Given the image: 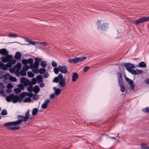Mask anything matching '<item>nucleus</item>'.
Returning a JSON list of instances; mask_svg holds the SVG:
<instances>
[{
	"label": "nucleus",
	"mask_w": 149,
	"mask_h": 149,
	"mask_svg": "<svg viewBox=\"0 0 149 149\" xmlns=\"http://www.w3.org/2000/svg\"><path fill=\"white\" fill-rule=\"evenodd\" d=\"M13 94H10L9 95L6 97V100L8 102L12 101Z\"/></svg>",
	"instance_id": "22"
},
{
	"label": "nucleus",
	"mask_w": 149,
	"mask_h": 149,
	"mask_svg": "<svg viewBox=\"0 0 149 149\" xmlns=\"http://www.w3.org/2000/svg\"><path fill=\"white\" fill-rule=\"evenodd\" d=\"M27 96L29 97L30 98L31 97H32L33 96V94L31 92V93H28V94Z\"/></svg>",
	"instance_id": "62"
},
{
	"label": "nucleus",
	"mask_w": 149,
	"mask_h": 149,
	"mask_svg": "<svg viewBox=\"0 0 149 149\" xmlns=\"http://www.w3.org/2000/svg\"><path fill=\"white\" fill-rule=\"evenodd\" d=\"M52 65L53 67H55L57 66V64L56 62L54 61H53L52 62Z\"/></svg>",
	"instance_id": "57"
},
{
	"label": "nucleus",
	"mask_w": 149,
	"mask_h": 149,
	"mask_svg": "<svg viewBox=\"0 0 149 149\" xmlns=\"http://www.w3.org/2000/svg\"><path fill=\"white\" fill-rule=\"evenodd\" d=\"M20 70H16L15 73L16 76L17 77H19L20 75V72H19Z\"/></svg>",
	"instance_id": "51"
},
{
	"label": "nucleus",
	"mask_w": 149,
	"mask_h": 149,
	"mask_svg": "<svg viewBox=\"0 0 149 149\" xmlns=\"http://www.w3.org/2000/svg\"><path fill=\"white\" fill-rule=\"evenodd\" d=\"M26 79L24 77H22L21 79L20 82L22 84H23L24 83L25 81H26Z\"/></svg>",
	"instance_id": "55"
},
{
	"label": "nucleus",
	"mask_w": 149,
	"mask_h": 149,
	"mask_svg": "<svg viewBox=\"0 0 149 149\" xmlns=\"http://www.w3.org/2000/svg\"><path fill=\"white\" fill-rule=\"evenodd\" d=\"M20 127V126H18L13 127H8L7 128V130H17L19 129Z\"/></svg>",
	"instance_id": "29"
},
{
	"label": "nucleus",
	"mask_w": 149,
	"mask_h": 149,
	"mask_svg": "<svg viewBox=\"0 0 149 149\" xmlns=\"http://www.w3.org/2000/svg\"><path fill=\"white\" fill-rule=\"evenodd\" d=\"M6 72L3 71H0V80L3 79Z\"/></svg>",
	"instance_id": "38"
},
{
	"label": "nucleus",
	"mask_w": 149,
	"mask_h": 149,
	"mask_svg": "<svg viewBox=\"0 0 149 149\" xmlns=\"http://www.w3.org/2000/svg\"><path fill=\"white\" fill-rule=\"evenodd\" d=\"M22 63L24 65H26V64L27 63V59H22Z\"/></svg>",
	"instance_id": "60"
},
{
	"label": "nucleus",
	"mask_w": 149,
	"mask_h": 149,
	"mask_svg": "<svg viewBox=\"0 0 149 149\" xmlns=\"http://www.w3.org/2000/svg\"><path fill=\"white\" fill-rule=\"evenodd\" d=\"M31 100V98L29 97L25 98L24 100L23 101L24 102H30Z\"/></svg>",
	"instance_id": "39"
},
{
	"label": "nucleus",
	"mask_w": 149,
	"mask_h": 149,
	"mask_svg": "<svg viewBox=\"0 0 149 149\" xmlns=\"http://www.w3.org/2000/svg\"><path fill=\"white\" fill-rule=\"evenodd\" d=\"M118 84L120 87L121 91L123 93L124 92L125 90V88L123 85V82L118 83Z\"/></svg>",
	"instance_id": "23"
},
{
	"label": "nucleus",
	"mask_w": 149,
	"mask_h": 149,
	"mask_svg": "<svg viewBox=\"0 0 149 149\" xmlns=\"http://www.w3.org/2000/svg\"><path fill=\"white\" fill-rule=\"evenodd\" d=\"M28 94V92H22L19 95V96L21 97V98H22V100L23 98L25 97L26 96H27Z\"/></svg>",
	"instance_id": "28"
},
{
	"label": "nucleus",
	"mask_w": 149,
	"mask_h": 149,
	"mask_svg": "<svg viewBox=\"0 0 149 149\" xmlns=\"http://www.w3.org/2000/svg\"><path fill=\"white\" fill-rule=\"evenodd\" d=\"M123 65L129 72L135 67L134 65L131 63H125Z\"/></svg>",
	"instance_id": "6"
},
{
	"label": "nucleus",
	"mask_w": 149,
	"mask_h": 149,
	"mask_svg": "<svg viewBox=\"0 0 149 149\" xmlns=\"http://www.w3.org/2000/svg\"><path fill=\"white\" fill-rule=\"evenodd\" d=\"M38 83H40L43 82L42 76L41 75H38L36 78Z\"/></svg>",
	"instance_id": "19"
},
{
	"label": "nucleus",
	"mask_w": 149,
	"mask_h": 149,
	"mask_svg": "<svg viewBox=\"0 0 149 149\" xmlns=\"http://www.w3.org/2000/svg\"><path fill=\"white\" fill-rule=\"evenodd\" d=\"M0 94L2 95V96L3 97H6V95L5 93L3 90H2L0 91Z\"/></svg>",
	"instance_id": "59"
},
{
	"label": "nucleus",
	"mask_w": 149,
	"mask_h": 149,
	"mask_svg": "<svg viewBox=\"0 0 149 149\" xmlns=\"http://www.w3.org/2000/svg\"><path fill=\"white\" fill-rule=\"evenodd\" d=\"M8 52L6 49L3 48L0 50V54L3 56L1 57L2 61L4 63L8 62V58H12L13 56L11 55H8Z\"/></svg>",
	"instance_id": "1"
},
{
	"label": "nucleus",
	"mask_w": 149,
	"mask_h": 149,
	"mask_svg": "<svg viewBox=\"0 0 149 149\" xmlns=\"http://www.w3.org/2000/svg\"><path fill=\"white\" fill-rule=\"evenodd\" d=\"M63 75L61 73H59L58 76L55 77L52 81L53 83H58L61 78L62 77Z\"/></svg>",
	"instance_id": "13"
},
{
	"label": "nucleus",
	"mask_w": 149,
	"mask_h": 149,
	"mask_svg": "<svg viewBox=\"0 0 149 149\" xmlns=\"http://www.w3.org/2000/svg\"><path fill=\"white\" fill-rule=\"evenodd\" d=\"M27 74L29 77L32 78L34 76V73H32L31 71H29L27 73Z\"/></svg>",
	"instance_id": "37"
},
{
	"label": "nucleus",
	"mask_w": 149,
	"mask_h": 149,
	"mask_svg": "<svg viewBox=\"0 0 149 149\" xmlns=\"http://www.w3.org/2000/svg\"><path fill=\"white\" fill-rule=\"evenodd\" d=\"M54 71L55 74H57L59 71V68L58 67H55L54 69Z\"/></svg>",
	"instance_id": "42"
},
{
	"label": "nucleus",
	"mask_w": 149,
	"mask_h": 149,
	"mask_svg": "<svg viewBox=\"0 0 149 149\" xmlns=\"http://www.w3.org/2000/svg\"><path fill=\"white\" fill-rule=\"evenodd\" d=\"M37 80L36 78H34L32 79L31 81H30V84L33 85L36 84Z\"/></svg>",
	"instance_id": "34"
},
{
	"label": "nucleus",
	"mask_w": 149,
	"mask_h": 149,
	"mask_svg": "<svg viewBox=\"0 0 149 149\" xmlns=\"http://www.w3.org/2000/svg\"><path fill=\"white\" fill-rule=\"evenodd\" d=\"M59 84V85L61 87H64L66 86V84L65 80L63 77V76H62V77L60 79Z\"/></svg>",
	"instance_id": "14"
},
{
	"label": "nucleus",
	"mask_w": 149,
	"mask_h": 149,
	"mask_svg": "<svg viewBox=\"0 0 149 149\" xmlns=\"http://www.w3.org/2000/svg\"><path fill=\"white\" fill-rule=\"evenodd\" d=\"M10 74L6 72L4 74V77H3V81L5 83H8L9 82V77Z\"/></svg>",
	"instance_id": "9"
},
{
	"label": "nucleus",
	"mask_w": 149,
	"mask_h": 149,
	"mask_svg": "<svg viewBox=\"0 0 149 149\" xmlns=\"http://www.w3.org/2000/svg\"><path fill=\"white\" fill-rule=\"evenodd\" d=\"M27 90L28 91L31 92H32L33 91L34 88L33 85L31 84L29 85V86L28 87Z\"/></svg>",
	"instance_id": "33"
},
{
	"label": "nucleus",
	"mask_w": 149,
	"mask_h": 149,
	"mask_svg": "<svg viewBox=\"0 0 149 149\" xmlns=\"http://www.w3.org/2000/svg\"><path fill=\"white\" fill-rule=\"evenodd\" d=\"M97 25L98 30L100 31H105L108 28V24L106 23H104L102 20L97 21Z\"/></svg>",
	"instance_id": "2"
},
{
	"label": "nucleus",
	"mask_w": 149,
	"mask_h": 149,
	"mask_svg": "<svg viewBox=\"0 0 149 149\" xmlns=\"http://www.w3.org/2000/svg\"><path fill=\"white\" fill-rule=\"evenodd\" d=\"M9 58H8V63H7L6 64V66H7L8 68L11 67H12V64L11 63H10V62L9 61Z\"/></svg>",
	"instance_id": "50"
},
{
	"label": "nucleus",
	"mask_w": 149,
	"mask_h": 149,
	"mask_svg": "<svg viewBox=\"0 0 149 149\" xmlns=\"http://www.w3.org/2000/svg\"><path fill=\"white\" fill-rule=\"evenodd\" d=\"M38 109L37 108H35L33 109L32 114L33 116H35L38 113Z\"/></svg>",
	"instance_id": "35"
},
{
	"label": "nucleus",
	"mask_w": 149,
	"mask_h": 149,
	"mask_svg": "<svg viewBox=\"0 0 149 149\" xmlns=\"http://www.w3.org/2000/svg\"><path fill=\"white\" fill-rule=\"evenodd\" d=\"M22 65L20 62H18L15 65L13 66V68L16 70H20Z\"/></svg>",
	"instance_id": "18"
},
{
	"label": "nucleus",
	"mask_w": 149,
	"mask_h": 149,
	"mask_svg": "<svg viewBox=\"0 0 149 149\" xmlns=\"http://www.w3.org/2000/svg\"><path fill=\"white\" fill-rule=\"evenodd\" d=\"M15 92L16 93H19L21 91V89H19V88H15L14 90Z\"/></svg>",
	"instance_id": "53"
},
{
	"label": "nucleus",
	"mask_w": 149,
	"mask_h": 149,
	"mask_svg": "<svg viewBox=\"0 0 149 149\" xmlns=\"http://www.w3.org/2000/svg\"><path fill=\"white\" fill-rule=\"evenodd\" d=\"M49 76V74L47 73H45L43 77L45 78H47Z\"/></svg>",
	"instance_id": "64"
},
{
	"label": "nucleus",
	"mask_w": 149,
	"mask_h": 149,
	"mask_svg": "<svg viewBox=\"0 0 149 149\" xmlns=\"http://www.w3.org/2000/svg\"><path fill=\"white\" fill-rule=\"evenodd\" d=\"M46 71L45 69L43 68L39 69V70L38 69L35 70L33 72L36 74L40 73V74H44L45 72Z\"/></svg>",
	"instance_id": "11"
},
{
	"label": "nucleus",
	"mask_w": 149,
	"mask_h": 149,
	"mask_svg": "<svg viewBox=\"0 0 149 149\" xmlns=\"http://www.w3.org/2000/svg\"><path fill=\"white\" fill-rule=\"evenodd\" d=\"M9 61L12 65L15 64L16 62L15 59H12L11 58H9Z\"/></svg>",
	"instance_id": "45"
},
{
	"label": "nucleus",
	"mask_w": 149,
	"mask_h": 149,
	"mask_svg": "<svg viewBox=\"0 0 149 149\" xmlns=\"http://www.w3.org/2000/svg\"><path fill=\"white\" fill-rule=\"evenodd\" d=\"M148 22H149V16L140 18L139 19L135 21L134 23L135 25H137L141 23Z\"/></svg>",
	"instance_id": "4"
},
{
	"label": "nucleus",
	"mask_w": 149,
	"mask_h": 149,
	"mask_svg": "<svg viewBox=\"0 0 149 149\" xmlns=\"http://www.w3.org/2000/svg\"><path fill=\"white\" fill-rule=\"evenodd\" d=\"M53 89L55 91L54 93L56 95H59L61 92V89L59 88H57L56 87H54Z\"/></svg>",
	"instance_id": "20"
},
{
	"label": "nucleus",
	"mask_w": 149,
	"mask_h": 149,
	"mask_svg": "<svg viewBox=\"0 0 149 149\" xmlns=\"http://www.w3.org/2000/svg\"><path fill=\"white\" fill-rule=\"evenodd\" d=\"M139 67L145 68L146 67V64L145 62L142 61L139 63Z\"/></svg>",
	"instance_id": "31"
},
{
	"label": "nucleus",
	"mask_w": 149,
	"mask_h": 149,
	"mask_svg": "<svg viewBox=\"0 0 149 149\" xmlns=\"http://www.w3.org/2000/svg\"><path fill=\"white\" fill-rule=\"evenodd\" d=\"M35 61H36L38 63H39L41 61L42 59L41 58L37 57L35 58Z\"/></svg>",
	"instance_id": "49"
},
{
	"label": "nucleus",
	"mask_w": 149,
	"mask_h": 149,
	"mask_svg": "<svg viewBox=\"0 0 149 149\" xmlns=\"http://www.w3.org/2000/svg\"><path fill=\"white\" fill-rule=\"evenodd\" d=\"M0 64H1V68H2L3 70H6L8 68L6 65H5L3 63L1 62H0Z\"/></svg>",
	"instance_id": "26"
},
{
	"label": "nucleus",
	"mask_w": 149,
	"mask_h": 149,
	"mask_svg": "<svg viewBox=\"0 0 149 149\" xmlns=\"http://www.w3.org/2000/svg\"><path fill=\"white\" fill-rule=\"evenodd\" d=\"M78 74L77 73L74 72L73 73L72 81H76L78 78Z\"/></svg>",
	"instance_id": "16"
},
{
	"label": "nucleus",
	"mask_w": 149,
	"mask_h": 149,
	"mask_svg": "<svg viewBox=\"0 0 149 149\" xmlns=\"http://www.w3.org/2000/svg\"><path fill=\"white\" fill-rule=\"evenodd\" d=\"M27 63H29L30 64V65H31L32 64V63L33 61V58H31L27 59Z\"/></svg>",
	"instance_id": "40"
},
{
	"label": "nucleus",
	"mask_w": 149,
	"mask_h": 149,
	"mask_svg": "<svg viewBox=\"0 0 149 149\" xmlns=\"http://www.w3.org/2000/svg\"><path fill=\"white\" fill-rule=\"evenodd\" d=\"M9 82L10 81H13V82H15L17 81V79L15 77H13L12 76H11L10 75V76L9 77Z\"/></svg>",
	"instance_id": "30"
},
{
	"label": "nucleus",
	"mask_w": 149,
	"mask_h": 149,
	"mask_svg": "<svg viewBox=\"0 0 149 149\" xmlns=\"http://www.w3.org/2000/svg\"><path fill=\"white\" fill-rule=\"evenodd\" d=\"M39 65V63H38L35 61L34 63H32V64L30 65L29 67L32 69V71L33 72L35 70L38 69V67Z\"/></svg>",
	"instance_id": "7"
},
{
	"label": "nucleus",
	"mask_w": 149,
	"mask_h": 149,
	"mask_svg": "<svg viewBox=\"0 0 149 149\" xmlns=\"http://www.w3.org/2000/svg\"><path fill=\"white\" fill-rule=\"evenodd\" d=\"M37 42H35V41H32V40H31V41H30V43L29 44H27L26 45H29V44L30 45H34L36 43H37Z\"/></svg>",
	"instance_id": "56"
},
{
	"label": "nucleus",
	"mask_w": 149,
	"mask_h": 149,
	"mask_svg": "<svg viewBox=\"0 0 149 149\" xmlns=\"http://www.w3.org/2000/svg\"><path fill=\"white\" fill-rule=\"evenodd\" d=\"M29 112V110H28L24 116L22 115L18 116V119L21 120L22 123L23 122H26L29 119L30 117Z\"/></svg>",
	"instance_id": "3"
},
{
	"label": "nucleus",
	"mask_w": 149,
	"mask_h": 149,
	"mask_svg": "<svg viewBox=\"0 0 149 149\" xmlns=\"http://www.w3.org/2000/svg\"><path fill=\"white\" fill-rule=\"evenodd\" d=\"M9 36L11 37H18V36L17 35L12 34H10L9 35Z\"/></svg>",
	"instance_id": "63"
},
{
	"label": "nucleus",
	"mask_w": 149,
	"mask_h": 149,
	"mask_svg": "<svg viewBox=\"0 0 149 149\" xmlns=\"http://www.w3.org/2000/svg\"><path fill=\"white\" fill-rule=\"evenodd\" d=\"M47 64L46 61H41L40 63V65L43 68H45L47 65Z\"/></svg>",
	"instance_id": "36"
},
{
	"label": "nucleus",
	"mask_w": 149,
	"mask_h": 149,
	"mask_svg": "<svg viewBox=\"0 0 149 149\" xmlns=\"http://www.w3.org/2000/svg\"><path fill=\"white\" fill-rule=\"evenodd\" d=\"M90 69V67L88 66H85L83 69V71L84 72H86L88 70Z\"/></svg>",
	"instance_id": "54"
},
{
	"label": "nucleus",
	"mask_w": 149,
	"mask_h": 149,
	"mask_svg": "<svg viewBox=\"0 0 149 149\" xmlns=\"http://www.w3.org/2000/svg\"><path fill=\"white\" fill-rule=\"evenodd\" d=\"M26 71L24 70H22L20 71V75L22 76H24L26 75Z\"/></svg>",
	"instance_id": "41"
},
{
	"label": "nucleus",
	"mask_w": 149,
	"mask_h": 149,
	"mask_svg": "<svg viewBox=\"0 0 149 149\" xmlns=\"http://www.w3.org/2000/svg\"><path fill=\"white\" fill-rule=\"evenodd\" d=\"M21 57V54L20 52H17L15 56V58L17 60H19Z\"/></svg>",
	"instance_id": "21"
},
{
	"label": "nucleus",
	"mask_w": 149,
	"mask_h": 149,
	"mask_svg": "<svg viewBox=\"0 0 149 149\" xmlns=\"http://www.w3.org/2000/svg\"><path fill=\"white\" fill-rule=\"evenodd\" d=\"M3 126L6 127H9L10 126H11L10 122L5 123Z\"/></svg>",
	"instance_id": "52"
},
{
	"label": "nucleus",
	"mask_w": 149,
	"mask_h": 149,
	"mask_svg": "<svg viewBox=\"0 0 149 149\" xmlns=\"http://www.w3.org/2000/svg\"><path fill=\"white\" fill-rule=\"evenodd\" d=\"M86 58V57L85 56L79 57H75V64L83 61L85 60Z\"/></svg>",
	"instance_id": "15"
},
{
	"label": "nucleus",
	"mask_w": 149,
	"mask_h": 149,
	"mask_svg": "<svg viewBox=\"0 0 149 149\" xmlns=\"http://www.w3.org/2000/svg\"><path fill=\"white\" fill-rule=\"evenodd\" d=\"M7 112L6 109H3L1 112L2 115L5 116L7 114Z\"/></svg>",
	"instance_id": "48"
},
{
	"label": "nucleus",
	"mask_w": 149,
	"mask_h": 149,
	"mask_svg": "<svg viewBox=\"0 0 149 149\" xmlns=\"http://www.w3.org/2000/svg\"><path fill=\"white\" fill-rule=\"evenodd\" d=\"M142 111L146 113H149V107H146L145 108L143 109Z\"/></svg>",
	"instance_id": "44"
},
{
	"label": "nucleus",
	"mask_w": 149,
	"mask_h": 149,
	"mask_svg": "<svg viewBox=\"0 0 149 149\" xmlns=\"http://www.w3.org/2000/svg\"><path fill=\"white\" fill-rule=\"evenodd\" d=\"M75 58L72 59H69L68 60V61L72 63L75 64Z\"/></svg>",
	"instance_id": "46"
},
{
	"label": "nucleus",
	"mask_w": 149,
	"mask_h": 149,
	"mask_svg": "<svg viewBox=\"0 0 149 149\" xmlns=\"http://www.w3.org/2000/svg\"><path fill=\"white\" fill-rule=\"evenodd\" d=\"M23 84L26 87H27L28 85L30 84V81H29V79H26V81H25L24 83Z\"/></svg>",
	"instance_id": "32"
},
{
	"label": "nucleus",
	"mask_w": 149,
	"mask_h": 149,
	"mask_svg": "<svg viewBox=\"0 0 149 149\" xmlns=\"http://www.w3.org/2000/svg\"><path fill=\"white\" fill-rule=\"evenodd\" d=\"M22 99L21 98L19 95H15L13 94L12 102L14 103L17 102L18 101H22Z\"/></svg>",
	"instance_id": "5"
},
{
	"label": "nucleus",
	"mask_w": 149,
	"mask_h": 149,
	"mask_svg": "<svg viewBox=\"0 0 149 149\" xmlns=\"http://www.w3.org/2000/svg\"><path fill=\"white\" fill-rule=\"evenodd\" d=\"M118 83L123 82V79L122 77V74L120 72L118 74Z\"/></svg>",
	"instance_id": "25"
},
{
	"label": "nucleus",
	"mask_w": 149,
	"mask_h": 149,
	"mask_svg": "<svg viewBox=\"0 0 149 149\" xmlns=\"http://www.w3.org/2000/svg\"><path fill=\"white\" fill-rule=\"evenodd\" d=\"M58 67L59 68V71L61 73L65 74L67 72V68L66 66H62L61 65H59Z\"/></svg>",
	"instance_id": "10"
},
{
	"label": "nucleus",
	"mask_w": 149,
	"mask_h": 149,
	"mask_svg": "<svg viewBox=\"0 0 149 149\" xmlns=\"http://www.w3.org/2000/svg\"><path fill=\"white\" fill-rule=\"evenodd\" d=\"M29 68V67L28 65H25L23 68V69L24 70L26 71H27Z\"/></svg>",
	"instance_id": "43"
},
{
	"label": "nucleus",
	"mask_w": 149,
	"mask_h": 149,
	"mask_svg": "<svg viewBox=\"0 0 149 149\" xmlns=\"http://www.w3.org/2000/svg\"><path fill=\"white\" fill-rule=\"evenodd\" d=\"M40 90V88L37 85H35L34 86L33 92L36 93H38Z\"/></svg>",
	"instance_id": "24"
},
{
	"label": "nucleus",
	"mask_w": 149,
	"mask_h": 149,
	"mask_svg": "<svg viewBox=\"0 0 149 149\" xmlns=\"http://www.w3.org/2000/svg\"><path fill=\"white\" fill-rule=\"evenodd\" d=\"M142 149H149L148 146L146 144L143 143L141 145Z\"/></svg>",
	"instance_id": "27"
},
{
	"label": "nucleus",
	"mask_w": 149,
	"mask_h": 149,
	"mask_svg": "<svg viewBox=\"0 0 149 149\" xmlns=\"http://www.w3.org/2000/svg\"><path fill=\"white\" fill-rule=\"evenodd\" d=\"M24 85L23 84H20L18 85L19 88L21 90H23L24 88Z\"/></svg>",
	"instance_id": "47"
},
{
	"label": "nucleus",
	"mask_w": 149,
	"mask_h": 149,
	"mask_svg": "<svg viewBox=\"0 0 149 149\" xmlns=\"http://www.w3.org/2000/svg\"><path fill=\"white\" fill-rule=\"evenodd\" d=\"M7 88L8 89H10L13 87V85L10 83H9L7 85Z\"/></svg>",
	"instance_id": "58"
},
{
	"label": "nucleus",
	"mask_w": 149,
	"mask_h": 149,
	"mask_svg": "<svg viewBox=\"0 0 149 149\" xmlns=\"http://www.w3.org/2000/svg\"><path fill=\"white\" fill-rule=\"evenodd\" d=\"M11 124V126L16 125H19L22 123L21 120H20L19 119H18V120L13 122H10Z\"/></svg>",
	"instance_id": "17"
},
{
	"label": "nucleus",
	"mask_w": 149,
	"mask_h": 149,
	"mask_svg": "<svg viewBox=\"0 0 149 149\" xmlns=\"http://www.w3.org/2000/svg\"><path fill=\"white\" fill-rule=\"evenodd\" d=\"M129 72L133 75H136L141 74L142 72V71L141 70H139L138 69L134 70L132 69Z\"/></svg>",
	"instance_id": "12"
},
{
	"label": "nucleus",
	"mask_w": 149,
	"mask_h": 149,
	"mask_svg": "<svg viewBox=\"0 0 149 149\" xmlns=\"http://www.w3.org/2000/svg\"><path fill=\"white\" fill-rule=\"evenodd\" d=\"M125 79L126 81L128 83L130 88L132 90H133L135 87V86L133 84V81L126 77H125Z\"/></svg>",
	"instance_id": "8"
},
{
	"label": "nucleus",
	"mask_w": 149,
	"mask_h": 149,
	"mask_svg": "<svg viewBox=\"0 0 149 149\" xmlns=\"http://www.w3.org/2000/svg\"><path fill=\"white\" fill-rule=\"evenodd\" d=\"M15 69H14V68H10V73H14L15 72Z\"/></svg>",
	"instance_id": "61"
}]
</instances>
